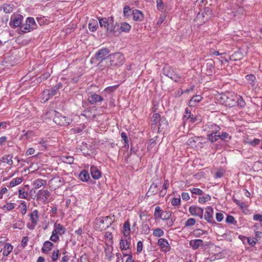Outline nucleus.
Returning a JSON list of instances; mask_svg holds the SVG:
<instances>
[{
  "instance_id": "obj_1",
  "label": "nucleus",
  "mask_w": 262,
  "mask_h": 262,
  "mask_svg": "<svg viewBox=\"0 0 262 262\" xmlns=\"http://www.w3.org/2000/svg\"><path fill=\"white\" fill-rule=\"evenodd\" d=\"M108 60L105 64V67L116 68L122 66L123 63L124 58L123 54L119 52L110 54L107 58Z\"/></svg>"
},
{
  "instance_id": "obj_2",
  "label": "nucleus",
  "mask_w": 262,
  "mask_h": 262,
  "mask_svg": "<svg viewBox=\"0 0 262 262\" xmlns=\"http://www.w3.org/2000/svg\"><path fill=\"white\" fill-rule=\"evenodd\" d=\"M99 23L101 27L106 29L107 33H117L118 29V25L114 24V19L112 16L107 18H99Z\"/></svg>"
},
{
  "instance_id": "obj_3",
  "label": "nucleus",
  "mask_w": 262,
  "mask_h": 262,
  "mask_svg": "<svg viewBox=\"0 0 262 262\" xmlns=\"http://www.w3.org/2000/svg\"><path fill=\"white\" fill-rule=\"evenodd\" d=\"M110 52V51L107 48L101 49L96 53L95 56L92 58V60H99L98 66L100 69L103 70L105 68V64L108 60L107 58Z\"/></svg>"
},
{
  "instance_id": "obj_4",
  "label": "nucleus",
  "mask_w": 262,
  "mask_h": 262,
  "mask_svg": "<svg viewBox=\"0 0 262 262\" xmlns=\"http://www.w3.org/2000/svg\"><path fill=\"white\" fill-rule=\"evenodd\" d=\"M151 128L155 129L157 125L158 126V132H161L162 130L166 128L167 126V121L164 117H161L159 113H155L151 118Z\"/></svg>"
},
{
  "instance_id": "obj_5",
  "label": "nucleus",
  "mask_w": 262,
  "mask_h": 262,
  "mask_svg": "<svg viewBox=\"0 0 262 262\" xmlns=\"http://www.w3.org/2000/svg\"><path fill=\"white\" fill-rule=\"evenodd\" d=\"M220 102L227 107H233L235 105L236 95L231 93H225L220 95Z\"/></svg>"
},
{
  "instance_id": "obj_6",
  "label": "nucleus",
  "mask_w": 262,
  "mask_h": 262,
  "mask_svg": "<svg viewBox=\"0 0 262 262\" xmlns=\"http://www.w3.org/2000/svg\"><path fill=\"white\" fill-rule=\"evenodd\" d=\"M115 221V216H105L99 220L100 228L101 230L108 228Z\"/></svg>"
},
{
  "instance_id": "obj_7",
  "label": "nucleus",
  "mask_w": 262,
  "mask_h": 262,
  "mask_svg": "<svg viewBox=\"0 0 262 262\" xmlns=\"http://www.w3.org/2000/svg\"><path fill=\"white\" fill-rule=\"evenodd\" d=\"M163 73L176 82H178L180 78V77L169 67H165L163 69Z\"/></svg>"
},
{
  "instance_id": "obj_8",
  "label": "nucleus",
  "mask_w": 262,
  "mask_h": 262,
  "mask_svg": "<svg viewBox=\"0 0 262 262\" xmlns=\"http://www.w3.org/2000/svg\"><path fill=\"white\" fill-rule=\"evenodd\" d=\"M221 129V128L220 126L210 122L206 125L205 130L207 132L208 134H217L220 133Z\"/></svg>"
},
{
  "instance_id": "obj_9",
  "label": "nucleus",
  "mask_w": 262,
  "mask_h": 262,
  "mask_svg": "<svg viewBox=\"0 0 262 262\" xmlns=\"http://www.w3.org/2000/svg\"><path fill=\"white\" fill-rule=\"evenodd\" d=\"M189 211L193 216H198L201 219L203 217L204 210L201 207L193 205L191 206L189 208Z\"/></svg>"
},
{
  "instance_id": "obj_10",
  "label": "nucleus",
  "mask_w": 262,
  "mask_h": 262,
  "mask_svg": "<svg viewBox=\"0 0 262 262\" xmlns=\"http://www.w3.org/2000/svg\"><path fill=\"white\" fill-rule=\"evenodd\" d=\"M211 14V9L209 7H205L204 8V10L202 13H198L197 15V18L198 19H204L205 20L203 21L204 22L210 18Z\"/></svg>"
},
{
  "instance_id": "obj_11",
  "label": "nucleus",
  "mask_w": 262,
  "mask_h": 262,
  "mask_svg": "<svg viewBox=\"0 0 262 262\" xmlns=\"http://www.w3.org/2000/svg\"><path fill=\"white\" fill-rule=\"evenodd\" d=\"M213 209L212 207L209 206L206 208V211L204 214V219L208 223L215 224V222L213 219Z\"/></svg>"
},
{
  "instance_id": "obj_12",
  "label": "nucleus",
  "mask_w": 262,
  "mask_h": 262,
  "mask_svg": "<svg viewBox=\"0 0 262 262\" xmlns=\"http://www.w3.org/2000/svg\"><path fill=\"white\" fill-rule=\"evenodd\" d=\"M158 245L160 247L162 251L167 252L170 251L171 247L167 239L161 238L158 239Z\"/></svg>"
},
{
  "instance_id": "obj_13",
  "label": "nucleus",
  "mask_w": 262,
  "mask_h": 262,
  "mask_svg": "<svg viewBox=\"0 0 262 262\" xmlns=\"http://www.w3.org/2000/svg\"><path fill=\"white\" fill-rule=\"evenodd\" d=\"M50 194V192L47 189L40 190L36 193L37 200H40L42 202H45L48 200Z\"/></svg>"
},
{
  "instance_id": "obj_14",
  "label": "nucleus",
  "mask_w": 262,
  "mask_h": 262,
  "mask_svg": "<svg viewBox=\"0 0 262 262\" xmlns=\"http://www.w3.org/2000/svg\"><path fill=\"white\" fill-rule=\"evenodd\" d=\"M23 17L21 15H18L16 16L12 17L11 21L10 22V26L11 27H20L22 24V19Z\"/></svg>"
},
{
  "instance_id": "obj_15",
  "label": "nucleus",
  "mask_w": 262,
  "mask_h": 262,
  "mask_svg": "<svg viewBox=\"0 0 262 262\" xmlns=\"http://www.w3.org/2000/svg\"><path fill=\"white\" fill-rule=\"evenodd\" d=\"M89 102L92 104H95L97 102H101L103 100V97L98 94H93L91 95L88 98Z\"/></svg>"
},
{
  "instance_id": "obj_16",
  "label": "nucleus",
  "mask_w": 262,
  "mask_h": 262,
  "mask_svg": "<svg viewBox=\"0 0 262 262\" xmlns=\"http://www.w3.org/2000/svg\"><path fill=\"white\" fill-rule=\"evenodd\" d=\"M214 61L211 59H207L205 64V68L206 69L207 73L208 75H211L214 71Z\"/></svg>"
},
{
  "instance_id": "obj_17",
  "label": "nucleus",
  "mask_w": 262,
  "mask_h": 262,
  "mask_svg": "<svg viewBox=\"0 0 262 262\" xmlns=\"http://www.w3.org/2000/svg\"><path fill=\"white\" fill-rule=\"evenodd\" d=\"M203 241L200 239H191L189 241V245L193 250L198 249L200 246H203Z\"/></svg>"
},
{
  "instance_id": "obj_18",
  "label": "nucleus",
  "mask_w": 262,
  "mask_h": 262,
  "mask_svg": "<svg viewBox=\"0 0 262 262\" xmlns=\"http://www.w3.org/2000/svg\"><path fill=\"white\" fill-rule=\"evenodd\" d=\"M134 21H142L144 18V14L139 10L135 9L132 12Z\"/></svg>"
},
{
  "instance_id": "obj_19",
  "label": "nucleus",
  "mask_w": 262,
  "mask_h": 262,
  "mask_svg": "<svg viewBox=\"0 0 262 262\" xmlns=\"http://www.w3.org/2000/svg\"><path fill=\"white\" fill-rule=\"evenodd\" d=\"M53 120L55 123L61 126L64 125L66 123L65 117L61 116L59 113L56 115Z\"/></svg>"
},
{
  "instance_id": "obj_20",
  "label": "nucleus",
  "mask_w": 262,
  "mask_h": 262,
  "mask_svg": "<svg viewBox=\"0 0 262 262\" xmlns=\"http://www.w3.org/2000/svg\"><path fill=\"white\" fill-rule=\"evenodd\" d=\"M158 187L157 184L152 183L146 193L145 197L148 198L151 195L156 194L158 192Z\"/></svg>"
},
{
  "instance_id": "obj_21",
  "label": "nucleus",
  "mask_w": 262,
  "mask_h": 262,
  "mask_svg": "<svg viewBox=\"0 0 262 262\" xmlns=\"http://www.w3.org/2000/svg\"><path fill=\"white\" fill-rule=\"evenodd\" d=\"M90 171L92 177L94 179L97 180L101 177V172L99 170L97 167L92 166L91 167Z\"/></svg>"
},
{
  "instance_id": "obj_22",
  "label": "nucleus",
  "mask_w": 262,
  "mask_h": 262,
  "mask_svg": "<svg viewBox=\"0 0 262 262\" xmlns=\"http://www.w3.org/2000/svg\"><path fill=\"white\" fill-rule=\"evenodd\" d=\"M131 29V26L127 23H122L120 27L118 29L117 32L121 33L122 32H128Z\"/></svg>"
},
{
  "instance_id": "obj_23",
  "label": "nucleus",
  "mask_w": 262,
  "mask_h": 262,
  "mask_svg": "<svg viewBox=\"0 0 262 262\" xmlns=\"http://www.w3.org/2000/svg\"><path fill=\"white\" fill-rule=\"evenodd\" d=\"M80 179L83 182H88L90 179V175L86 170H82L79 174Z\"/></svg>"
},
{
  "instance_id": "obj_24",
  "label": "nucleus",
  "mask_w": 262,
  "mask_h": 262,
  "mask_svg": "<svg viewBox=\"0 0 262 262\" xmlns=\"http://www.w3.org/2000/svg\"><path fill=\"white\" fill-rule=\"evenodd\" d=\"M32 30V28H31L30 25L28 23L21 24L20 26V31L23 33H27Z\"/></svg>"
},
{
  "instance_id": "obj_25",
  "label": "nucleus",
  "mask_w": 262,
  "mask_h": 262,
  "mask_svg": "<svg viewBox=\"0 0 262 262\" xmlns=\"http://www.w3.org/2000/svg\"><path fill=\"white\" fill-rule=\"evenodd\" d=\"M243 54L239 52H235L230 56V59L233 61L239 60L243 58Z\"/></svg>"
},
{
  "instance_id": "obj_26",
  "label": "nucleus",
  "mask_w": 262,
  "mask_h": 262,
  "mask_svg": "<svg viewBox=\"0 0 262 262\" xmlns=\"http://www.w3.org/2000/svg\"><path fill=\"white\" fill-rule=\"evenodd\" d=\"M47 182L45 180L41 179H37L33 183L35 189H37L42 186L46 185Z\"/></svg>"
},
{
  "instance_id": "obj_27",
  "label": "nucleus",
  "mask_w": 262,
  "mask_h": 262,
  "mask_svg": "<svg viewBox=\"0 0 262 262\" xmlns=\"http://www.w3.org/2000/svg\"><path fill=\"white\" fill-rule=\"evenodd\" d=\"M53 231L55 232V233H57L58 234H64V229L62 227V226L60 224H55L54 225V229Z\"/></svg>"
},
{
  "instance_id": "obj_28",
  "label": "nucleus",
  "mask_w": 262,
  "mask_h": 262,
  "mask_svg": "<svg viewBox=\"0 0 262 262\" xmlns=\"http://www.w3.org/2000/svg\"><path fill=\"white\" fill-rule=\"evenodd\" d=\"M53 246V244L52 243L49 241H46L43 244V247L41 249V251L42 252L49 251L52 249Z\"/></svg>"
},
{
  "instance_id": "obj_29",
  "label": "nucleus",
  "mask_w": 262,
  "mask_h": 262,
  "mask_svg": "<svg viewBox=\"0 0 262 262\" xmlns=\"http://www.w3.org/2000/svg\"><path fill=\"white\" fill-rule=\"evenodd\" d=\"M13 247L11 245L9 244H6L4 247L3 250V254L4 256H8L10 252L12 251Z\"/></svg>"
},
{
  "instance_id": "obj_30",
  "label": "nucleus",
  "mask_w": 262,
  "mask_h": 262,
  "mask_svg": "<svg viewBox=\"0 0 262 262\" xmlns=\"http://www.w3.org/2000/svg\"><path fill=\"white\" fill-rule=\"evenodd\" d=\"M30 219L34 224H37L38 220V211L37 210H34L30 214Z\"/></svg>"
},
{
  "instance_id": "obj_31",
  "label": "nucleus",
  "mask_w": 262,
  "mask_h": 262,
  "mask_svg": "<svg viewBox=\"0 0 262 262\" xmlns=\"http://www.w3.org/2000/svg\"><path fill=\"white\" fill-rule=\"evenodd\" d=\"M12 156L11 155H6L1 158V161L3 162L7 163L9 165L13 164V161L12 160Z\"/></svg>"
},
{
  "instance_id": "obj_32",
  "label": "nucleus",
  "mask_w": 262,
  "mask_h": 262,
  "mask_svg": "<svg viewBox=\"0 0 262 262\" xmlns=\"http://www.w3.org/2000/svg\"><path fill=\"white\" fill-rule=\"evenodd\" d=\"M202 99V97L201 95H195L191 98V99L189 100V105L190 106H194L196 104H193L194 103H197L199 102Z\"/></svg>"
},
{
  "instance_id": "obj_33",
  "label": "nucleus",
  "mask_w": 262,
  "mask_h": 262,
  "mask_svg": "<svg viewBox=\"0 0 262 262\" xmlns=\"http://www.w3.org/2000/svg\"><path fill=\"white\" fill-rule=\"evenodd\" d=\"M219 139H221L222 140L224 141H227L231 139L232 137L227 132H222L220 134L219 133Z\"/></svg>"
},
{
  "instance_id": "obj_34",
  "label": "nucleus",
  "mask_w": 262,
  "mask_h": 262,
  "mask_svg": "<svg viewBox=\"0 0 262 262\" xmlns=\"http://www.w3.org/2000/svg\"><path fill=\"white\" fill-rule=\"evenodd\" d=\"M207 233V231H205L201 229H196L193 230L192 233L195 237H200L204 234Z\"/></svg>"
},
{
  "instance_id": "obj_35",
  "label": "nucleus",
  "mask_w": 262,
  "mask_h": 262,
  "mask_svg": "<svg viewBox=\"0 0 262 262\" xmlns=\"http://www.w3.org/2000/svg\"><path fill=\"white\" fill-rule=\"evenodd\" d=\"M23 181V177H19L16 179H13L12 181L10 182L9 186L10 187H14L17 185L20 184Z\"/></svg>"
},
{
  "instance_id": "obj_36",
  "label": "nucleus",
  "mask_w": 262,
  "mask_h": 262,
  "mask_svg": "<svg viewBox=\"0 0 262 262\" xmlns=\"http://www.w3.org/2000/svg\"><path fill=\"white\" fill-rule=\"evenodd\" d=\"M130 243L127 241L121 239L120 242V248L123 250H126L129 247Z\"/></svg>"
},
{
  "instance_id": "obj_37",
  "label": "nucleus",
  "mask_w": 262,
  "mask_h": 262,
  "mask_svg": "<svg viewBox=\"0 0 262 262\" xmlns=\"http://www.w3.org/2000/svg\"><path fill=\"white\" fill-rule=\"evenodd\" d=\"M237 103L238 106L241 108H243L246 105V102L244 100L242 97L240 96H236V101H235V104Z\"/></svg>"
},
{
  "instance_id": "obj_38",
  "label": "nucleus",
  "mask_w": 262,
  "mask_h": 262,
  "mask_svg": "<svg viewBox=\"0 0 262 262\" xmlns=\"http://www.w3.org/2000/svg\"><path fill=\"white\" fill-rule=\"evenodd\" d=\"M50 97H51V96L50 95V90H44L42 94L41 100L45 102L47 101Z\"/></svg>"
},
{
  "instance_id": "obj_39",
  "label": "nucleus",
  "mask_w": 262,
  "mask_h": 262,
  "mask_svg": "<svg viewBox=\"0 0 262 262\" xmlns=\"http://www.w3.org/2000/svg\"><path fill=\"white\" fill-rule=\"evenodd\" d=\"M26 23L30 25L31 28H32V30L36 28L37 25L33 17H29L26 20Z\"/></svg>"
},
{
  "instance_id": "obj_40",
  "label": "nucleus",
  "mask_w": 262,
  "mask_h": 262,
  "mask_svg": "<svg viewBox=\"0 0 262 262\" xmlns=\"http://www.w3.org/2000/svg\"><path fill=\"white\" fill-rule=\"evenodd\" d=\"M171 215V212L170 211H166L162 212L161 214V218L162 220H168L170 216Z\"/></svg>"
},
{
  "instance_id": "obj_41",
  "label": "nucleus",
  "mask_w": 262,
  "mask_h": 262,
  "mask_svg": "<svg viewBox=\"0 0 262 262\" xmlns=\"http://www.w3.org/2000/svg\"><path fill=\"white\" fill-rule=\"evenodd\" d=\"M208 140L212 143H213L219 139V134H207Z\"/></svg>"
},
{
  "instance_id": "obj_42",
  "label": "nucleus",
  "mask_w": 262,
  "mask_h": 262,
  "mask_svg": "<svg viewBox=\"0 0 262 262\" xmlns=\"http://www.w3.org/2000/svg\"><path fill=\"white\" fill-rule=\"evenodd\" d=\"M158 137L156 136L154 138L150 139L148 145H147V149L150 150L156 144Z\"/></svg>"
},
{
  "instance_id": "obj_43",
  "label": "nucleus",
  "mask_w": 262,
  "mask_h": 262,
  "mask_svg": "<svg viewBox=\"0 0 262 262\" xmlns=\"http://www.w3.org/2000/svg\"><path fill=\"white\" fill-rule=\"evenodd\" d=\"M4 11L5 13H10L13 9V5L11 4H4L3 5Z\"/></svg>"
},
{
  "instance_id": "obj_44",
  "label": "nucleus",
  "mask_w": 262,
  "mask_h": 262,
  "mask_svg": "<svg viewBox=\"0 0 262 262\" xmlns=\"http://www.w3.org/2000/svg\"><path fill=\"white\" fill-rule=\"evenodd\" d=\"M164 231L160 228H156L153 231V235L155 236L160 237L164 235Z\"/></svg>"
},
{
  "instance_id": "obj_45",
  "label": "nucleus",
  "mask_w": 262,
  "mask_h": 262,
  "mask_svg": "<svg viewBox=\"0 0 262 262\" xmlns=\"http://www.w3.org/2000/svg\"><path fill=\"white\" fill-rule=\"evenodd\" d=\"M184 117L187 119H191L192 120V121H194L195 118H193V115L191 114L190 111L186 108L185 109V114L184 115Z\"/></svg>"
},
{
  "instance_id": "obj_46",
  "label": "nucleus",
  "mask_w": 262,
  "mask_h": 262,
  "mask_svg": "<svg viewBox=\"0 0 262 262\" xmlns=\"http://www.w3.org/2000/svg\"><path fill=\"white\" fill-rule=\"evenodd\" d=\"M210 200H211V196L208 194L204 195L202 197H200L199 199V202L200 203H202V204L206 202L210 201Z\"/></svg>"
},
{
  "instance_id": "obj_47",
  "label": "nucleus",
  "mask_w": 262,
  "mask_h": 262,
  "mask_svg": "<svg viewBox=\"0 0 262 262\" xmlns=\"http://www.w3.org/2000/svg\"><path fill=\"white\" fill-rule=\"evenodd\" d=\"M142 232L144 234H148L149 233L150 228L146 224H143L141 227Z\"/></svg>"
},
{
  "instance_id": "obj_48",
  "label": "nucleus",
  "mask_w": 262,
  "mask_h": 262,
  "mask_svg": "<svg viewBox=\"0 0 262 262\" xmlns=\"http://www.w3.org/2000/svg\"><path fill=\"white\" fill-rule=\"evenodd\" d=\"M196 221L193 218H189L187 220V221L185 223V227H190L195 224Z\"/></svg>"
},
{
  "instance_id": "obj_49",
  "label": "nucleus",
  "mask_w": 262,
  "mask_h": 262,
  "mask_svg": "<svg viewBox=\"0 0 262 262\" xmlns=\"http://www.w3.org/2000/svg\"><path fill=\"white\" fill-rule=\"evenodd\" d=\"M226 222L228 224H233L234 225H235L236 223V221H235L234 217L230 215H227L226 219Z\"/></svg>"
},
{
  "instance_id": "obj_50",
  "label": "nucleus",
  "mask_w": 262,
  "mask_h": 262,
  "mask_svg": "<svg viewBox=\"0 0 262 262\" xmlns=\"http://www.w3.org/2000/svg\"><path fill=\"white\" fill-rule=\"evenodd\" d=\"M162 210L159 206H157L155 208L154 216L156 219L158 218H160L161 216V214H162Z\"/></svg>"
},
{
  "instance_id": "obj_51",
  "label": "nucleus",
  "mask_w": 262,
  "mask_h": 262,
  "mask_svg": "<svg viewBox=\"0 0 262 262\" xmlns=\"http://www.w3.org/2000/svg\"><path fill=\"white\" fill-rule=\"evenodd\" d=\"M157 9L161 11L164 10V3L162 0H157Z\"/></svg>"
},
{
  "instance_id": "obj_52",
  "label": "nucleus",
  "mask_w": 262,
  "mask_h": 262,
  "mask_svg": "<svg viewBox=\"0 0 262 262\" xmlns=\"http://www.w3.org/2000/svg\"><path fill=\"white\" fill-rule=\"evenodd\" d=\"M123 13L124 16L128 17L132 14L130 9L129 6H126L123 8Z\"/></svg>"
},
{
  "instance_id": "obj_53",
  "label": "nucleus",
  "mask_w": 262,
  "mask_h": 262,
  "mask_svg": "<svg viewBox=\"0 0 262 262\" xmlns=\"http://www.w3.org/2000/svg\"><path fill=\"white\" fill-rule=\"evenodd\" d=\"M260 140L258 139H254L253 140L251 141H248L247 142V143L249 144L255 146L257 145H258L260 143Z\"/></svg>"
},
{
  "instance_id": "obj_54",
  "label": "nucleus",
  "mask_w": 262,
  "mask_h": 262,
  "mask_svg": "<svg viewBox=\"0 0 262 262\" xmlns=\"http://www.w3.org/2000/svg\"><path fill=\"white\" fill-rule=\"evenodd\" d=\"M246 79L249 81V83L252 84V83L255 81L256 78L253 74H248L246 76Z\"/></svg>"
},
{
  "instance_id": "obj_55",
  "label": "nucleus",
  "mask_w": 262,
  "mask_h": 262,
  "mask_svg": "<svg viewBox=\"0 0 262 262\" xmlns=\"http://www.w3.org/2000/svg\"><path fill=\"white\" fill-rule=\"evenodd\" d=\"M97 28H98V25L97 23H96V24H93L92 23H90L89 24V29L91 31L95 32V31H96Z\"/></svg>"
},
{
  "instance_id": "obj_56",
  "label": "nucleus",
  "mask_w": 262,
  "mask_h": 262,
  "mask_svg": "<svg viewBox=\"0 0 262 262\" xmlns=\"http://www.w3.org/2000/svg\"><path fill=\"white\" fill-rule=\"evenodd\" d=\"M233 201L242 209L246 207V205L244 202H241L236 199H234Z\"/></svg>"
},
{
  "instance_id": "obj_57",
  "label": "nucleus",
  "mask_w": 262,
  "mask_h": 262,
  "mask_svg": "<svg viewBox=\"0 0 262 262\" xmlns=\"http://www.w3.org/2000/svg\"><path fill=\"white\" fill-rule=\"evenodd\" d=\"M121 138L123 139L125 142L124 146L126 147V146H128V138L127 136L126 135V134L124 132H122L121 134Z\"/></svg>"
},
{
  "instance_id": "obj_58",
  "label": "nucleus",
  "mask_w": 262,
  "mask_h": 262,
  "mask_svg": "<svg viewBox=\"0 0 262 262\" xmlns=\"http://www.w3.org/2000/svg\"><path fill=\"white\" fill-rule=\"evenodd\" d=\"M19 197L21 199H26L28 195V193L25 191H23L22 189H19L18 190Z\"/></svg>"
},
{
  "instance_id": "obj_59",
  "label": "nucleus",
  "mask_w": 262,
  "mask_h": 262,
  "mask_svg": "<svg viewBox=\"0 0 262 262\" xmlns=\"http://www.w3.org/2000/svg\"><path fill=\"white\" fill-rule=\"evenodd\" d=\"M190 190L192 193L198 195H202L203 193V191L199 188H193L192 189H190Z\"/></svg>"
},
{
  "instance_id": "obj_60",
  "label": "nucleus",
  "mask_w": 262,
  "mask_h": 262,
  "mask_svg": "<svg viewBox=\"0 0 262 262\" xmlns=\"http://www.w3.org/2000/svg\"><path fill=\"white\" fill-rule=\"evenodd\" d=\"M198 138V137H194V138H190V139H188V140L187 142V144L188 145H191V146L195 145V144L196 142V139H197Z\"/></svg>"
},
{
  "instance_id": "obj_61",
  "label": "nucleus",
  "mask_w": 262,
  "mask_h": 262,
  "mask_svg": "<svg viewBox=\"0 0 262 262\" xmlns=\"http://www.w3.org/2000/svg\"><path fill=\"white\" fill-rule=\"evenodd\" d=\"M58 234L55 233V232L53 231L52 235L50 237V239L54 242H56L59 238Z\"/></svg>"
},
{
  "instance_id": "obj_62",
  "label": "nucleus",
  "mask_w": 262,
  "mask_h": 262,
  "mask_svg": "<svg viewBox=\"0 0 262 262\" xmlns=\"http://www.w3.org/2000/svg\"><path fill=\"white\" fill-rule=\"evenodd\" d=\"M14 204L11 203H8L4 206V209L6 210H11L14 208Z\"/></svg>"
},
{
  "instance_id": "obj_63",
  "label": "nucleus",
  "mask_w": 262,
  "mask_h": 262,
  "mask_svg": "<svg viewBox=\"0 0 262 262\" xmlns=\"http://www.w3.org/2000/svg\"><path fill=\"white\" fill-rule=\"evenodd\" d=\"M59 252L58 250H57L56 251H54L52 255V259L53 261H55L59 256Z\"/></svg>"
},
{
  "instance_id": "obj_64",
  "label": "nucleus",
  "mask_w": 262,
  "mask_h": 262,
  "mask_svg": "<svg viewBox=\"0 0 262 262\" xmlns=\"http://www.w3.org/2000/svg\"><path fill=\"white\" fill-rule=\"evenodd\" d=\"M181 199L180 198H173L171 201V204L173 206H177L180 204Z\"/></svg>"
}]
</instances>
